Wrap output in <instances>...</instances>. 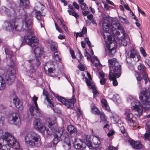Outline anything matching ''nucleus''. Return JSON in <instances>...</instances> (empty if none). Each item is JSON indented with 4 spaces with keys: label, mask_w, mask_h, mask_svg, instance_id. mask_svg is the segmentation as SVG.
Here are the masks:
<instances>
[{
    "label": "nucleus",
    "mask_w": 150,
    "mask_h": 150,
    "mask_svg": "<svg viewBox=\"0 0 150 150\" xmlns=\"http://www.w3.org/2000/svg\"><path fill=\"white\" fill-rule=\"evenodd\" d=\"M33 125L35 128L42 133L46 130L49 129H46L45 126L42 123L41 121L39 119H36L34 122Z\"/></svg>",
    "instance_id": "16"
},
{
    "label": "nucleus",
    "mask_w": 150,
    "mask_h": 150,
    "mask_svg": "<svg viewBox=\"0 0 150 150\" xmlns=\"http://www.w3.org/2000/svg\"><path fill=\"white\" fill-rule=\"evenodd\" d=\"M33 12L35 13L36 18L39 21H41V15L40 11H38L36 9L34 10Z\"/></svg>",
    "instance_id": "35"
},
{
    "label": "nucleus",
    "mask_w": 150,
    "mask_h": 150,
    "mask_svg": "<svg viewBox=\"0 0 150 150\" xmlns=\"http://www.w3.org/2000/svg\"><path fill=\"white\" fill-rule=\"evenodd\" d=\"M93 17V16L92 14H89L87 16V18L89 20H91L92 19Z\"/></svg>",
    "instance_id": "62"
},
{
    "label": "nucleus",
    "mask_w": 150,
    "mask_h": 150,
    "mask_svg": "<svg viewBox=\"0 0 150 150\" xmlns=\"http://www.w3.org/2000/svg\"><path fill=\"white\" fill-rule=\"evenodd\" d=\"M99 75L100 78H104L105 75L103 73L100 72Z\"/></svg>",
    "instance_id": "59"
},
{
    "label": "nucleus",
    "mask_w": 150,
    "mask_h": 150,
    "mask_svg": "<svg viewBox=\"0 0 150 150\" xmlns=\"http://www.w3.org/2000/svg\"><path fill=\"white\" fill-rule=\"evenodd\" d=\"M108 62L109 64L110 69L108 77L110 80L112 81L113 85L116 86L118 85L116 79L120 77L121 74V66L115 58L109 59Z\"/></svg>",
    "instance_id": "3"
},
{
    "label": "nucleus",
    "mask_w": 150,
    "mask_h": 150,
    "mask_svg": "<svg viewBox=\"0 0 150 150\" xmlns=\"http://www.w3.org/2000/svg\"><path fill=\"white\" fill-rule=\"evenodd\" d=\"M42 50L39 47L35 48L34 50V54L37 58L30 59L28 61V65L26 68L27 74L31 77H33L36 69L40 64L39 57H40L42 53Z\"/></svg>",
    "instance_id": "6"
},
{
    "label": "nucleus",
    "mask_w": 150,
    "mask_h": 150,
    "mask_svg": "<svg viewBox=\"0 0 150 150\" xmlns=\"http://www.w3.org/2000/svg\"><path fill=\"white\" fill-rule=\"evenodd\" d=\"M72 15L74 16L76 18H78L79 17V15L77 13L74 12L72 13Z\"/></svg>",
    "instance_id": "51"
},
{
    "label": "nucleus",
    "mask_w": 150,
    "mask_h": 150,
    "mask_svg": "<svg viewBox=\"0 0 150 150\" xmlns=\"http://www.w3.org/2000/svg\"><path fill=\"white\" fill-rule=\"evenodd\" d=\"M13 102L18 109L20 110L23 109V106L22 103L18 98L17 96H15L13 98Z\"/></svg>",
    "instance_id": "26"
},
{
    "label": "nucleus",
    "mask_w": 150,
    "mask_h": 150,
    "mask_svg": "<svg viewBox=\"0 0 150 150\" xmlns=\"http://www.w3.org/2000/svg\"><path fill=\"white\" fill-rule=\"evenodd\" d=\"M110 117L111 120H113L114 123H118L120 119V117L115 113L113 114Z\"/></svg>",
    "instance_id": "30"
},
{
    "label": "nucleus",
    "mask_w": 150,
    "mask_h": 150,
    "mask_svg": "<svg viewBox=\"0 0 150 150\" xmlns=\"http://www.w3.org/2000/svg\"><path fill=\"white\" fill-rule=\"evenodd\" d=\"M112 34L114 35H120V33L119 31H117V30L115 31V32H113V33H112Z\"/></svg>",
    "instance_id": "64"
},
{
    "label": "nucleus",
    "mask_w": 150,
    "mask_h": 150,
    "mask_svg": "<svg viewBox=\"0 0 150 150\" xmlns=\"http://www.w3.org/2000/svg\"><path fill=\"white\" fill-rule=\"evenodd\" d=\"M59 53L56 51L55 52L53 56L54 59L56 61H60L61 60V57Z\"/></svg>",
    "instance_id": "34"
},
{
    "label": "nucleus",
    "mask_w": 150,
    "mask_h": 150,
    "mask_svg": "<svg viewBox=\"0 0 150 150\" xmlns=\"http://www.w3.org/2000/svg\"><path fill=\"white\" fill-rule=\"evenodd\" d=\"M128 140L129 142L134 148L137 149H140L142 148V144L139 142H135L130 139H128Z\"/></svg>",
    "instance_id": "27"
},
{
    "label": "nucleus",
    "mask_w": 150,
    "mask_h": 150,
    "mask_svg": "<svg viewBox=\"0 0 150 150\" xmlns=\"http://www.w3.org/2000/svg\"><path fill=\"white\" fill-rule=\"evenodd\" d=\"M131 104L132 106V110H134L138 112V114H137V115L140 116L142 115L143 109L141 103L138 100H135L132 101Z\"/></svg>",
    "instance_id": "12"
},
{
    "label": "nucleus",
    "mask_w": 150,
    "mask_h": 150,
    "mask_svg": "<svg viewBox=\"0 0 150 150\" xmlns=\"http://www.w3.org/2000/svg\"><path fill=\"white\" fill-rule=\"evenodd\" d=\"M33 101L34 102V103L35 104V106H38V104L37 103V101L38 99V98L34 96L32 98Z\"/></svg>",
    "instance_id": "43"
},
{
    "label": "nucleus",
    "mask_w": 150,
    "mask_h": 150,
    "mask_svg": "<svg viewBox=\"0 0 150 150\" xmlns=\"http://www.w3.org/2000/svg\"><path fill=\"white\" fill-rule=\"evenodd\" d=\"M71 54L73 58H76L75 55L74 54V51L73 50H71Z\"/></svg>",
    "instance_id": "57"
},
{
    "label": "nucleus",
    "mask_w": 150,
    "mask_h": 150,
    "mask_svg": "<svg viewBox=\"0 0 150 150\" xmlns=\"http://www.w3.org/2000/svg\"><path fill=\"white\" fill-rule=\"evenodd\" d=\"M5 51L6 54L9 56V57L11 59V62L9 65L10 67L8 69L6 76L7 83L9 85H11L14 82L16 77V71L13 68L15 62L13 60L15 59L16 58L15 53L11 51L9 48H5Z\"/></svg>",
    "instance_id": "7"
},
{
    "label": "nucleus",
    "mask_w": 150,
    "mask_h": 150,
    "mask_svg": "<svg viewBox=\"0 0 150 150\" xmlns=\"http://www.w3.org/2000/svg\"><path fill=\"white\" fill-rule=\"evenodd\" d=\"M147 129L148 131H150V121H148L146 124Z\"/></svg>",
    "instance_id": "49"
},
{
    "label": "nucleus",
    "mask_w": 150,
    "mask_h": 150,
    "mask_svg": "<svg viewBox=\"0 0 150 150\" xmlns=\"http://www.w3.org/2000/svg\"><path fill=\"white\" fill-rule=\"evenodd\" d=\"M101 102L103 107L105 109L109 111L110 110V108L108 105L106 100L103 98L101 100Z\"/></svg>",
    "instance_id": "31"
},
{
    "label": "nucleus",
    "mask_w": 150,
    "mask_h": 150,
    "mask_svg": "<svg viewBox=\"0 0 150 150\" xmlns=\"http://www.w3.org/2000/svg\"><path fill=\"white\" fill-rule=\"evenodd\" d=\"M6 88L5 80L1 76H0V90H3Z\"/></svg>",
    "instance_id": "32"
},
{
    "label": "nucleus",
    "mask_w": 150,
    "mask_h": 150,
    "mask_svg": "<svg viewBox=\"0 0 150 150\" xmlns=\"http://www.w3.org/2000/svg\"><path fill=\"white\" fill-rule=\"evenodd\" d=\"M65 134H66L65 136L67 135V136L63 137V138L64 142L62 147L65 150H69L71 148L70 141L68 138L67 133H65Z\"/></svg>",
    "instance_id": "24"
},
{
    "label": "nucleus",
    "mask_w": 150,
    "mask_h": 150,
    "mask_svg": "<svg viewBox=\"0 0 150 150\" xmlns=\"http://www.w3.org/2000/svg\"><path fill=\"white\" fill-rule=\"evenodd\" d=\"M150 94L145 88H142L140 91V99L143 103L146 106L145 108L147 110H150V99L149 98Z\"/></svg>",
    "instance_id": "9"
},
{
    "label": "nucleus",
    "mask_w": 150,
    "mask_h": 150,
    "mask_svg": "<svg viewBox=\"0 0 150 150\" xmlns=\"http://www.w3.org/2000/svg\"><path fill=\"white\" fill-rule=\"evenodd\" d=\"M120 129L122 133H124L125 132V129L124 127L123 126H121L120 127Z\"/></svg>",
    "instance_id": "58"
},
{
    "label": "nucleus",
    "mask_w": 150,
    "mask_h": 150,
    "mask_svg": "<svg viewBox=\"0 0 150 150\" xmlns=\"http://www.w3.org/2000/svg\"><path fill=\"white\" fill-rule=\"evenodd\" d=\"M100 117L101 119V122H103L104 123H107V121L104 114L103 112L100 113Z\"/></svg>",
    "instance_id": "39"
},
{
    "label": "nucleus",
    "mask_w": 150,
    "mask_h": 150,
    "mask_svg": "<svg viewBox=\"0 0 150 150\" xmlns=\"http://www.w3.org/2000/svg\"><path fill=\"white\" fill-rule=\"evenodd\" d=\"M73 6L74 7L77 9H79V5L76 2H74L73 4Z\"/></svg>",
    "instance_id": "50"
},
{
    "label": "nucleus",
    "mask_w": 150,
    "mask_h": 150,
    "mask_svg": "<svg viewBox=\"0 0 150 150\" xmlns=\"http://www.w3.org/2000/svg\"><path fill=\"white\" fill-rule=\"evenodd\" d=\"M53 94L59 101L63 103L67 108L72 109L74 107V104L76 102L74 96H73L72 99L66 100L64 98L55 94L53 92Z\"/></svg>",
    "instance_id": "10"
},
{
    "label": "nucleus",
    "mask_w": 150,
    "mask_h": 150,
    "mask_svg": "<svg viewBox=\"0 0 150 150\" xmlns=\"http://www.w3.org/2000/svg\"><path fill=\"white\" fill-rule=\"evenodd\" d=\"M91 111L93 113L96 114H98L100 112L98 109L94 105H93V106L92 107Z\"/></svg>",
    "instance_id": "38"
},
{
    "label": "nucleus",
    "mask_w": 150,
    "mask_h": 150,
    "mask_svg": "<svg viewBox=\"0 0 150 150\" xmlns=\"http://www.w3.org/2000/svg\"><path fill=\"white\" fill-rule=\"evenodd\" d=\"M87 74H88L89 79H86V84L89 88H91L92 89L94 97H97L99 96V93L96 91L93 83L91 81L92 79L90 75H88V73Z\"/></svg>",
    "instance_id": "15"
},
{
    "label": "nucleus",
    "mask_w": 150,
    "mask_h": 150,
    "mask_svg": "<svg viewBox=\"0 0 150 150\" xmlns=\"http://www.w3.org/2000/svg\"><path fill=\"white\" fill-rule=\"evenodd\" d=\"M122 32L123 28L122 26L119 23L115 21H113L111 25V28H110V32L111 34L113 33L117 30V29Z\"/></svg>",
    "instance_id": "22"
},
{
    "label": "nucleus",
    "mask_w": 150,
    "mask_h": 150,
    "mask_svg": "<svg viewBox=\"0 0 150 150\" xmlns=\"http://www.w3.org/2000/svg\"><path fill=\"white\" fill-rule=\"evenodd\" d=\"M138 69L143 73V79L145 81V83L146 84L149 81V79L146 73L145 67L144 65L141 64L138 66Z\"/></svg>",
    "instance_id": "23"
},
{
    "label": "nucleus",
    "mask_w": 150,
    "mask_h": 150,
    "mask_svg": "<svg viewBox=\"0 0 150 150\" xmlns=\"http://www.w3.org/2000/svg\"><path fill=\"white\" fill-rule=\"evenodd\" d=\"M3 28L4 29L8 31H12L14 29L13 25L11 24L10 21L7 20L4 22Z\"/></svg>",
    "instance_id": "25"
},
{
    "label": "nucleus",
    "mask_w": 150,
    "mask_h": 150,
    "mask_svg": "<svg viewBox=\"0 0 150 150\" xmlns=\"http://www.w3.org/2000/svg\"><path fill=\"white\" fill-rule=\"evenodd\" d=\"M78 68L81 71H83L85 69L84 67L81 64H79L78 66Z\"/></svg>",
    "instance_id": "48"
},
{
    "label": "nucleus",
    "mask_w": 150,
    "mask_h": 150,
    "mask_svg": "<svg viewBox=\"0 0 150 150\" xmlns=\"http://www.w3.org/2000/svg\"><path fill=\"white\" fill-rule=\"evenodd\" d=\"M121 44L124 46H125L127 45V43L126 40L124 38H123L121 40L120 42Z\"/></svg>",
    "instance_id": "44"
},
{
    "label": "nucleus",
    "mask_w": 150,
    "mask_h": 150,
    "mask_svg": "<svg viewBox=\"0 0 150 150\" xmlns=\"http://www.w3.org/2000/svg\"><path fill=\"white\" fill-rule=\"evenodd\" d=\"M143 138L145 140H147L150 142V131H148L147 132L144 134Z\"/></svg>",
    "instance_id": "37"
},
{
    "label": "nucleus",
    "mask_w": 150,
    "mask_h": 150,
    "mask_svg": "<svg viewBox=\"0 0 150 150\" xmlns=\"http://www.w3.org/2000/svg\"><path fill=\"white\" fill-rule=\"evenodd\" d=\"M93 140V143L87 140L86 144L87 146L90 149L98 148L99 147L100 144V139L96 137H95Z\"/></svg>",
    "instance_id": "13"
},
{
    "label": "nucleus",
    "mask_w": 150,
    "mask_h": 150,
    "mask_svg": "<svg viewBox=\"0 0 150 150\" xmlns=\"http://www.w3.org/2000/svg\"><path fill=\"white\" fill-rule=\"evenodd\" d=\"M25 19L23 21V28L20 25H17L15 22L14 24L15 29L17 31H21L24 30L28 31L27 35L24 36V41L28 45L33 47L37 46L38 40L36 38L33 36V33L31 30H28L30 29L32 22V16L29 14H26L24 16Z\"/></svg>",
    "instance_id": "1"
},
{
    "label": "nucleus",
    "mask_w": 150,
    "mask_h": 150,
    "mask_svg": "<svg viewBox=\"0 0 150 150\" xmlns=\"http://www.w3.org/2000/svg\"><path fill=\"white\" fill-rule=\"evenodd\" d=\"M102 28L105 31L103 33L104 39L105 41H109V44L107 45V49L108 50V52L111 55L114 54L116 52V46L115 45V42L112 41L113 37L111 35V34L108 32L110 28V17L108 16L102 18Z\"/></svg>",
    "instance_id": "2"
},
{
    "label": "nucleus",
    "mask_w": 150,
    "mask_h": 150,
    "mask_svg": "<svg viewBox=\"0 0 150 150\" xmlns=\"http://www.w3.org/2000/svg\"><path fill=\"white\" fill-rule=\"evenodd\" d=\"M39 135L34 132H30L28 133L25 137L26 144L31 147L38 146L41 145L39 140Z\"/></svg>",
    "instance_id": "8"
},
{
    "label": "nucleus",
    "mask_w": 150,
    "mask_h": 150,
    "mask_svg": "<svg viewBox=\"0 0 150 150\" xmlns=\"http://www.w3.org/2000/svg\"><path fill=\"white\" fill-rule=\"evenodd\" d=\"M30 114L34 117H40L41 114L38 108V106H35V108L33 106H31L30 108Z\"/></svg>",
    "instance_id": "21"
},
{
    "label": "nucleus",
    "mask_w": 150,
    "mask_h": 150,
    "mask_svg": "<svg viewBox=\"0 0 150 150\" xmlns=\"http://www.w3.org/2000/svg\"><path fill=\"white\" fill-rule=\"evenodd\" d=\"M113 99L115 101H117V100H118L119 98V97L117 94H115L112 97Z\"/></svg>",
    "instance_id": "47"
},
{
    "label": "nucleus",
    "mask_w": 150,
    "mask_h": 150,
    "mask_svg": "<svg viewBox=\"0 0 150 150\" xmlns=\"http://www.w3.org/2000/svg\"><path fill=\"white\" fill-rule=\"evenodd\" d=\"M21 2V6H23L24 8L27 7L29 5V2L28 0H20Z\"/></svg>",
    "instance_id": "36"
},
{
    "label": "nucleus",
    "mask_w": 150,
    "mask_h": 150,
    "mask_svg": "<svg viewBox=\"0 0 150 150\" xmlns=\"http://www.w3.org/2000/svg\"><path fill=\"white\" fill-rule=\"evenodd\" d=\"M85 53L84 54V55L85 57H87V59H89V57L88 56H89V54L88 52L86 50V49L85 50Z\"/></svg>",
    "instance_id": "60"
},
{
    "label": "nucleus",
    "mask_w": 150,
    "mask_h": 150,
    "mask_svg": "<svg viewBox=\"0 0 150 150\" xmlns=\"http://www.w3.org/2000/svg\"><path fill=\"white\" fill-rule=\"evenodd\" d=\"M119 19L122 23H128V20L126 18H124L122 16H119Z\"/></svg>",
    "instance_id": "40"
},
{
    "label": "nucleus",
    "mask_w": 150,
    "mask_h": 150,
    "mask_svg": "<svg viewBox=\"0 0 150 150\" xmlns=\"http://www.w3.org/2000/svg\"><path fill=\"white\" fill-rule=\"evenodd\" d=\"M11 146L15 149H18L20 147V144L11 134L5 133L0 139V150H10Z\"/></svg>",
    "instance_id": "4"
},
{
    "label": "nucleus",
    "mask_w": 150,
    "mask_h": 150,
    "mask_svg": "<svg viewBox=\"0 0 150 150\" xmlns=\"http://www.w3.org/2000/svg\"><path fill=\"white\" fill-rule=\"evenodd\" d=\"M74 144L75 148L78 149H82L85 147V144L81 140L74 138Z\"/></svg>",
    "instance_id": "19"
},
{
    "label": "nucleus",
    "mask_w": 150,
    "mask_h": 150,
    "mask_svg": "<svg viewBox=\"0 0 150 150\" xmlns=\"http://www.w3.org/2000/svg\"><path fill=\"white\" fill-rule=\"evenodd\" d=\"M89 13V12L88 11H84L82 12L83 15L84 16H86Z\"/></svg>",
    "instance_id": "55"
},
{
    "label": "nucleus",
    "mask_w": 150,
    "mask_h": 150,
    "mask_svg": "<svg viewBox=\"0 0 150 150\" xmlns=\"http://www.w3.org/2000/svg\"><path fill=\"white\" fill-rule=\"evenodd\" d=\"M124 115L125 120L130 126L134 127L137 126V123L136 122V117L131 113L130 109H126Z\"/></svg>",
    "instance_id": "11"
},
{
    "label": "nucleus",
    "mask_w": 150,
    "mask_h": 150,
    "mask_svg": "<svg viewBox=\"0 0 150 150\" xmlns=\"http://www.w3.org/2000/svg\"><path fill=\"white\" fill-rule=\"evenodd\" d=\"M46 121V123H47L48 124L49 127V129L46 130L47 133L49 135L54 133V138L52 142L54 146H55L59 141L60 137L64 132V129L63 128H60L57 131V124L51 119H47Z\"/></svg>",
    "instance_id": "5"
},
{
    "label": "nucleus",
    "mask_w": 150,
    "mask_h": 150,
    "mask_svg": "<svg viewBox=\"0 0 150 150\" xmlns=\"http://www.w3.org/2000/svg\"><path fill=\"white\" fill-rule=\"evenodd\" d=\"M68 132L70 133L71 137H74V138L77 135L76 129L72 125H69L67 128Z\"/></svg>",
    "instance_id": "28"
},
{
    "label": "nucleus",
    "mask_w": 150,
    "mask_h": 150,
    "mask_svg": "<svg viewBox=\"0 0 150 150\" xmlns=\"http://www.w3.org/2000/svg\"><path fill=\"white\" fill-rule=\"evenodd\" d=\"M15 6V4L13 2H11V3L8 2L6 5L7 7L10 9H9L5 7H4L2 8V9L5 11L8 16H14L16 12L14 8V6Z\"/></svg>",
    "instance_id": "14"
},
{
    "label": "nucleus",
    "mask_w": 150,
    "mask_h": 150,
    "mask_svg": "<svg viewBox=\"0 0 150 150\" xmlns=\"http://www.w3.org/2000/svg\"><path fill=\"white\" fill-rule=\"evenodd\" d=\"M109 150H116L115 147L112 146H110L108 147Z\"/></svg>",
    "instance_id": "63"
},
{
    "label": "nucleus",
    "mask_w": 150,
    "mask_h": 150,
    "mask_svg": "<svg viewBox=\"0 0 150 150\" xmlns=\"http://www.w3.org/2000/svg\"><path fill=\"white\" fill-rule=\"evenodd\" d=\"M104 8L106 9V10H108L110 8H112V7L111 6H109L107 4H104Z\"/></svg>",
    "instance_id": "53"
},
{
    "label": "nucleus",
    "mask_w": 150,
    "mask_h": 150,
    "mask_svg": "<svg viewBox=\"0 0 150 150\" xmlns=\"http://www.w3.org/2000/svg\"><path fill=\"white\" fill-rule=\"evenodd\" d=\"M126 60L128 62V59L130 58L134 59L135 57H137V60L138 61L141 59L140 56L137 53L136 51L134 50H132L130 52H129L127 54Z\"/></svg>",
    "instance_id": "18"
},
{
    "label": "nucleus",
    "mask_w": 150,
    "mask_h": 150,
    "mask_svg": "<svg viewBox=\"0 0 150 150\" xmlns=\"http://www.w3.org/2000/svg\"><path fill=\"white\" fill-rule=\"evenodd\" d=\"M55 25L56 28V29L60 33H62V31L61 29L59 28V27L58 26L57 24L55 23H54Z\"/></svg>",
    "instance_id": "45"
},
{
    "label": "nucleus",
    "mask_w": 150,
    "mask_h": 150,
    "mask_svg": "<svg viewBox=\"0 0 150 150\" xmlns=\"http://www.w3.org/2000/svg\"><path fill=\"white\" fill-rule=\"evenodd\" d=\"M136 79L137 81L139 82V83H141V81L142 79V77L141 76L138 75V76H136Z\"/></svg>",
    "instance_id": "52"
},
{
    "label": "nucleus",
    "mask_w": 150,
    "mask_h": 150,
    "mask_svg": "<svg viewBox=\"0 0 150 150\" xmlns=\"http://www.w3.org/2000/svg\"><path fill=\"white\" fill-rule=\"evenodd\" d=\"M50 49L53 52L57 51V45L56 42L52 41L50 44Z\"/></svg>",
    "instance_id": "33"
},
{
    "label": "nucleus",
    "mask_w": 150,
    "mask_h": 150,
    "mask_svg": "<svg viewBox=\"0 0 150 150\" xmlns=\"http://www.w3.org/2000/svg\"><path fill=\"white\" fill-rule=\"evenodd\" d=\"M106 79L105 78H101L100 80V83L101 84L103 85L105 84L106 81Z\"/></svg>",
    "instance_id": "46"
},
{
    "label": "nucleus",
    "mask_w": 150,
    "mask_h": 150,
    "mask_svg": "<svg viewBox=\"0 0 150 150\" xmlns=\"http://www.w3.org/2000/svg\"><path fill=\"white\" fill-rule=\"evenodd\" d=\"M83 33V34H85L87 32V29L86 27H83L82 31H81Z\"/></svg>",
    "instance_id": "61"
},
{
    "label": "nucleus",
    "mask_w": 150,
    "mask_h": 150,
    "mask_svg": "<svg viewBox=\"0 0 150 150\" xmlns=\"http://www.w3.org/2000/svg\"><path fill=\"white\" fill-rule=\"evenodd\" d=\"M43 95L45 96V98L46 99L48 102L49 106L54 111L56 112L55 109L53 108L54 104L52 98L50 95L48 94L47 91L45 90L44 89L43 90Z\"/></svg>",
    "instance_id": "17"
},
{
    "label": "nucleus",
    "mask_w": 150,
    "mask_h": 150,
    "mask_svg": "<svg viewBox=\"0 0 150 150\" xmlns=\"http://www.w3.org/2000/svg\"><path fill=\"white\" fill-rule=\"evenodd\" d=\"M137 8L138 11L139 12L141 13L142 15H145V13L144 11L141 10L138 6H137Z\"/></svg>",
    "instance_id": "54"
},
{
    "label": "nucleus",
    "mask_w": 150,
    "mask_h": 150,
    "mask_svg": "<svg viewBox=\"0 0 150 150\" xmlns=\"http://www.w3.org/2000/svg\"><path fill=\"white\" fill-rule=\"evenodd\" d=\"M81 7L82 10H86L88 8V7L86 6V4L85 3L81 4Z\"/></svg>",
    "instance_id": "41"
},
{
    "label": "nucleus",
    "mask_w": 150,
    "mask_h": 150,
    "mask_svg": "<svg viewBox=\"0 0 150 150\" xmlns=\"http://www.w3.org/2000/svg\"><path fill=\"white\" fill-rule=\"evenodd\" d=\"M140 51L144 57L146 56V53L145 52L144 49L142 47H141L140 48Z\"/></svg>",
    "instance_id": "42"
},
{
    "label": "nucleus",
    "mask_w": 150,
    "mask_h": 150,
    "mask_svg": "<svg viewBox=\"0 0 150 150\" xmlns=\"http://www.w3.org/2000/svg\"><path fill=\"white\" fill-rule=\"evenodd\" d=\"M9 121L11 124L15 125H19L21 123L20 119L18 117L17 115L15 113H13L10 116Z\"/></svg>",
    "instance_id": "20"
},
{
    "label": "nucleus",
    "mask_w": 150,
    "mask_h": 150,
    "mask_svg": "<svg viewBox=\"0 0 150 150\" xmlns=\"http://www.w3.org/2000/svg\"><path fill=\"white\" fill-rule=\"evenodd\" d=\"M91 61L93 65L97 67H101V64L96 57L91 56Z\"/></svg>",
    "instance_id": "29"
},
{
    "label": "nucleus",
    "mask_w": 150,
    "mask_h": 150,
    "mask_svg": "<svg viewBox=\"0 0 150 150\" xmlns=\"http://www.w3.org/2000/svg\"><path fill=\"white\" fill-rule=\"evenodd\" d=\"M114 133V132L113 131H110V132L108 133L107 135L109 137H110Z\"/></svg>",
    "instance_id": "56"
}]
</instances>
